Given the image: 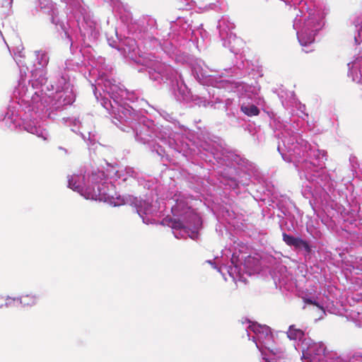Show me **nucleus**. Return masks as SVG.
<instances>
[{
  "label": "nucleus",
  "mask_w": 362,
  "mask_h": 362,
  "mask_svg": "<svg viewBox=\"0 0 362 362\" xmlns=\"http://www.w3.org/2000/svg\"><path fill=\"white\" fill-rule=\"evenodd\" d=\"M107 186L105 182H93L92 186H88L81 195L86 199L105 202L110 195L107 192Z\"/></svg>",
  "instance_id": "f257e3e1"
},
{
  "label": "nucleus",
  "mask_w": 362,
  "mask_h": 362,
  "mask_svg": "<svg viewBox=\"0 0 362 362\" xmlns=\"http://www.w3.org/2000/svg\"><path fill=\"white\" fill-rule=\"evenodd\" d=\"M16 300L19 302L21 304H22L23 306H32L37 303V298L36 297V296L32 294L22 296L17 299L8 297L6 299L4 305L6 307L8 308L11 306L12 303H15Z\"/></svg>",
  "instance_id": "f03ea898"
},
{
  "label": "nucleus",
  "mask_w": 362,
  "mask_h": 362,
  "mask_svg": "<svg viewBox=\"0 0 362 362\" xmlns=\"http://www.w3.org/2000/svg\"><path fill=\"white\" fill-rule=\"evenodd\" d=\"M252 330L253 332L257 335L258 340L261 341V334L264 335V337L267 340L271 341L273 339V335L271 332V330L268 326L264 325H252ZM261 343L264 344V346L265 349H270V347L268 346L267 342L260 341Z\"/></svg>",
  "instance_id": "7ed1b4c3"
},
{
  "label": "nucleus",
  "mask_w": 362,
  "mask_h": 362,
  "mask_svg": "<svg viewBox=\"0 0 362 362\" xmlns=\"http://www.w3.org/2000/svg\"><path fill=\"white\" fill-rule=\"evenodd\" d=\"M186 228L196 226L199 223L200 219L198 215L189 207H187L183 214H180Z\"/></svg>",
  "instance_id": "20e7f679"
},
{
  "label": "nucleus",
  "mask_w": 362,
  "mask_h": 362,
  "mask_svg": "<svg viewBox=\"0 0 362 362\" xmlns=\"http://www.w3.org/2000/svg\"><path fill=\"white\" fill-rule=\"evenodd\" d=\"M81 176L78 175H73L68 177L69 187L74 191L78 192L81 194L83 189L80 185Z\"/></svg>",
  "instance_id": "39448f33"
},
{
  "label": "nucleus",
  "mask_w": 362,
  "mask_h": 362,
  "mask_svg": "<svg viewBox=\"0 0 362 362\" xmlns=\"http://www.w3.org/2000/svg\"><path fill=\"white\" fill-rule=\"evenodd\" d=\"M240 110L248 117L257 116L260 112L259 109L255 105L243 104Z\"/></svg>",
  "instance_id": "423d86ee"
},
{
  "label": "nucleus",
  "mask_w": 362,
  "mask_h": 362,
  "mask_svg": "<svg viewBox=\"0 0 362 362\" xmlns=\"http://www.w3.org/2000/svg\"><path fill=\"white\" fill-rule=\"evenodd\" d=\"M287 336L290 339H300L304 336V332L295 325H291L287 331Z\"/></svg>",
  "instance_id": "0eeeda50"
},
{
  "label": "nucleus",
  "mask_w": 362,
  "mask_h": 362,
  "mask_svg": "<svg viewBox=\"0 0 362 362\" xmlns=\"http://www.w3.org/2000/svg\"><path fill=\"white\" fill-rule=\"evenodd\" d=\"M296 248H303L307 252H310L311 249L308 243L300 238H296L293 245Z\"/></svg>",
  "instance_id": "6e6552de"
},
{
  "label": "nucleus",
  "mask_w": 362,
  "mask_h": 362,
  "mask_svg": "<svg viewBox=\"0 0 362 362\" xmlns=\"http://www.w3.org/2000/svg\"><path fill=\"white\" fill-rule=\"evenodd\" d=\"M168 225L173 229H182L186 228L183 219L170 218Z\"/></svg>",
  "instance_id": "1a4fd4ad"
},
{
  "label": "nucleus",
  "mask_w": 362,
  "mask_h": 362,
  "mask_svg": "<svg viewBox=\"0 0 362 362\" xmlns=\"http://www.w3.org/2000/svg\"><path fill=\"white\" fill-rule=\"evenodd\" d=\"M282 236H283V240L286 243V245H288L289 246H293L296 238H295L291 235H288L286 233H284Z\"/></svg>",
  "instance_id": "9d476101"
},
{
  "label": "nucleus",
  "mask_w": 362,
  "mask_h": 362,
  "mask_svg": "<svg viewBox=\"0 0 362 362\" xmlns=\"http://www.w3.org/2000/svg\"><path fill=\"white\" fill-rule=\"evenodd\" d=\"M304 302H305V303L311 304V305H316V306H318V305H318V303H317V302L313 301V300L309 299V298H305V299L304 300Z\"/></svg>",
  "instance_id": "9b49d317"
},
{
  "label": "nucleus",
  "mask_w": 362,
  "mask_h": 362,
  "mask_svg": "<svg viewBox=\"0 0 362 362\" xmlns=\"http://www.w3.org/2000/svg\"><path fill=\"white\" fill-rule=\"evenodd\" d=\"M173 211L174 214H180V204H177V206H174L173 208Z\"/></svg>",
  "instance_id": "f8f14e48"
},
{
  "label": "nucleus",
  "mask_w": 362,
  "mask_h": 362,
  "mask_svg": "<svg viewBox=\"0 0 362 362\" xmlns=\"http://www.w3.org/2000/svg\"><path fill=\"white\" fill-rule=\"evenodd\" d=\"M256 346L259 349L260 351H262V349L259 347L257 343H256Z\"/></svg>",
  "instance_id": "ddd939ff"
},
{
  "label": "nucleus",
  "mask_w": 362,
  "mask_h": 362,
  "mask_svg": "<svg viewBox=\"0 0 362 362\" xmlns=\"http://www.w3.org/2000/svg\"><path fill=\"white\" fill-rule=\"evenodd\" d=\"M264 359L265 360V362H270V361H269L268 359H267V358H264Z\"/></svg>",
  "instance_id": "4468645a"
},
{
  "label": "nucleus",
  "mask_w": 362,
  "mask_h": 362,
  "mask_svg": "<svg viewBox=\"0 0 362 362\" xmlns=\"http://www.w3.org/2000/svg\"><path fill=\"white\" fill-rule=\"evenodd\" d=\"M94 177H95V175H92V180H94Z\"/></svg>",
  "instance_id": "2eb2a0df"
},
{
  "label": "nucleus",
  "mask_w": 362,
  "mask_h": 362,
  "mask_svg": "<svg viewBox=\"0 0 362 362\" xmlns=\"http://www.w3.org/2000/svg\"><path fill=\"white\" fill-rule=\"evenodd\" d=\"M2 307H3V305H2V304H1V305H0V308H2Z\"/></svg>",
  "instance_id": "dca6fc26"
}]
</instances>
